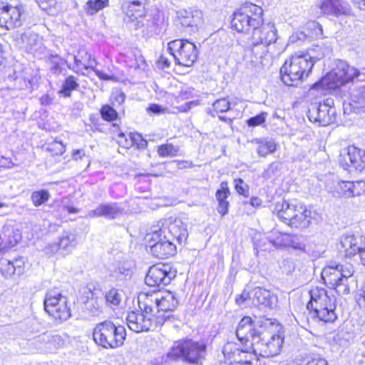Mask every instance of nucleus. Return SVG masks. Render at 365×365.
I'll return each mask as SVG.
<instances>
[{
    "label": "nucleus",
    "mask_w": 365,
    "mask_h": 365,
    "mask_svg": "<svg viewBox=\"0 0 365 365\" xmlns=\"http://www.w3.org/2000/svg\"><path fill=\"white\" fill-rule=\"evenodd\" d=\"M262 14L263 10L260 6L251 3L245 4L233 14L231 25L238 32H247L252 29L255 42L262 41L260 34L263 31L267 34V39L270 41L274 36L272 27L266 26L262 31L256 29L262 24Z\"/></svg>",
    "instance_id": "obj_1"
},
{
    "label": "nucleus",
    "mask_w": 365,
    "mask_h": 365,
    "mask_svg": "<svg viewBox=\"0 0 365 365\" xmlns=\"http://www.w3.org/2000/svg\"><path fill=\"white\" fill-rule=\"evenodd\" d=\"M324 56V52L319 55L295 53L286 60L280 69L282 82L289 86H297L307 78L311 73L315 61Z\"/></svg>",
    "instance_id": "obj_2"
},
{
    "label": "nucleus",
    "mask_w": 365,
    "mask_h": 365,
    "mask_svg": "<svg viewBox=\"0 0 365 365\" xmlns=\"http://www.w3.org/2000/svg\"><path fill=\"white\" fill-rule=\"evenodd\" d=\"M310 299L307 307L309 315L316 322L332 323L337 319L335 296L322 287H314L309 291Z\"/></svg>",
    "instance_id": "obj_3"
},
{
    "label": "nucleus",
    "mask_w": 365,
    "mask_h": 365,
    "mask_svg": "<svg viewBox=\"0 0 365 365\" xmlns=\"http://www.w3.org/2000/svg\"><path fill=\"white\" fill-rule=\"evenodd\" d=\"M273 213L287 226L300 230L308 228L312 223L315 212L302 202L282 201L277 202Z\"/></svg>",
    "instance_id": "obj_4"
},
{
    "label": "nucleus",
    "mask_w": 365,
    "mask_h": 365,
    "mask_svg": "<svg viewBox=\"0 0 365 365\" xmlns=\"http://www.w3.org/2000/svg\"><path fill=\"white\" fill-rule=\"evenodd\" d=\"M206 354V345L192 340H184L174 342L168 352L158 363H167L182 359L184 361L200 365L202 364Z\"/></svg>",
    "instance_id": "obj_5"
},
{
    "label": "nucleus",
    "mask_w": 365,
    "mask_h": 365,
    "mask_svg": "<svg viewBox=\"0 0 365 365\" xmlns=\"http://www.w3.org/2000/svg\"><path fill=\"white\" fill-rule=\"evenodd\" d=\"M354 273V268L351 264L331 263L323 269L322 278L328 287L338 294H347L350 292L348 279Z\"/></svg>",
    "instance_id": "obj_6"
},
{
    "label": "nucleus",
    "mask_w": 365,
    "mask_h": 365,
    "mask_svg": "<svg viewBox=\"0 0 365 365\" xmlns=\"http://www.w3.org/2000/svg\"><path fill=\"white\" fill-rule=\"evenodd\" d=\"M126 331L123 326H115L111 321H104L96 324L93 338L96 344L104 349L120 347L125 339Z\"/></svg>",
    "instance_id": "obj_7"
},
{
    "label": "nucleus",
    "mask_w": 365,
    "mask_h": 365,
    "mask_svg": "<svg viewBox=\"0 0 365 365\" xmlns=\"http://www.w3.org/2000/svg\"><path fill=\"white\" fill-rule=\"evenodd\" d=\"M359 74L358 71L350 67L346 62L338 61L335 67L320 81L313 86V88L322 90H335L336 88L352 81Z\"/></svg>",
    "instance_id": "obj_8"
},
{
    "label": "nucleus",
    "mask_w": 365,
    "mask_h": 365,
    "mask_svg": "<svg viewBox=\"0 0 365 365\" xmlns=\"http://www.w3.org/2000/svg\"><path fill=\"white\" fill-rule=\"evenodd\" d=\"M283 343L284 336L280 333L263 331L258 336L254 337L252 344V351L262 357L277 356L280 353Z\"/></svg>",
    "instance_id": "obj_9"
},
{
    "label": "nucleus",
    "mask_w": 365,
    "mask_h": 365,
    "mask_svg": "<svg viewBox=\"0 0 365 365\" xmlns=\"http://www.w3.org/2000/svg\"><path fill=\"white\" fill-rule=\"evenodd\" d=\"M43 306L45 311L55 320L66 321L71 316L67 297L57 289H51L46 292Z\"/></svg>",
    "instance_id": "obj_10"
},
{
    "label": "nucleus",
    "mask_w": 365,
    "mask_h": 365,
    "mask_svg": "<svg viewBox=\"0 0 365 365\" xmlns=\"http://www.w3.org/2000/svg\"><path fill=\"white\" fill-rule=\"evenodd\" d=\"M168 50L176 63L187 67L192 66L198 56L195 44L187 40L172 41L168 43Z\"/></svg>",
    "instance_id": "obj_11"
},
{
    "label": "nucleus",
    "mask_w": 365,
    "mask_h": 365,
    "mask_svg": "<svg viewBox=\"0 0 365 365\" xmlns=\"http://www.w3.org/2000/svg\"><path fill=\"white\" fill-rule=\"evenodd\" d=\"M147 250L157 258H168L176 252L174 243L167 237H162V230L147 234Z\"/></svg>",
    "instance_id": "obj_12"
},
{
    "label": "nucleus",
    "mask_w": 365,
    "mask_h": 365,
    "mask_svg": "<svg viewBox=\"0 0 365 365\" xmlns=\"http://www.w3.org/2000/svg\"><path fill=\"white\" fill-rule=\"evenodd\" d=\"M333 100L327 98L324 103L310 105L307 116L310 121L326 126L336 120V109L332 106Z\"/></svg>",
    "instance_id": "obj_13"
},
{
    "label": "nucleus",
    "mask_w": 365,
    "mask_h": 365,
    "mask_svg": "<svg viewBox=\"0 0 365 365\" xmlns=\"http://www.w3.org/2000/svg\"><path fill=\"white\" fill-rule=\"evenodd\" d=\"M177 272L167 264H158L150 267L145 281L147 285H167L176 277Z\"/></svg>",
    "instance_id": "obj_14"
},
{
    "label": "nucleus",
    "mask_w": 365,
    "mask_h": 365,
    "mask_svg": "<svg viewBox=\"0 0 365 365\" xmlns=\"http://www.w3.org/2000/svg\"><path fill=\"white\" fill-rule=\"evenodd\" d=\"M158 297L155 314L158 323L163 324L171 317V313L176 309L178 301L175 294L170 291L159 292Z\"/></svg>",
    "instance_id": "obj_15"
},
{
    "label": "nucleus",
    "mask_w": 365,
    "mask_h": 365,
    "mask_svg": "<svg viewBox=\"0 0 365 365\" xmlns=\"http://www.w3.org/2000/svg\"><path fill=\"white\" fill-rule=\"evenodd\" d=\"M21 12L17 6H12L9 0H0V26L11 29L21 24Z\"/></svg>",
    "instance_id": "obj_16"
},
{
    "label": "nucleus",
    "mask_w": 365,
    "mask_h": 365,
    "mask_svg": "<svg viewBox=\"0 0 365 365\" xmlns=\"http://www.w3.org/2000/svg\"><path fill=\"white\" fill-rule=\"evenodd\" d=\"M268 26L272 27V34L274 35L273 38L270 39V41L269 40V38L267 39V34L265 32L263 31L262 32V34H260V38H262V41L255 42V41L253 38V32L252 33V36L250 38L251 44L253 46V48H252V52L255 55L256 61L262 60L263 56H265L267 53V46L271 43H274L277 40V29L274 24H264L262 22V24L261 26H257L256 29L262 31V30L264 29V27ZM260 63H262V61H260Z\"/></svg>",
    "instance_id": "obj_17"
},
{
    "label": "nucleus",
    "mask_w": 365,
    "mask_h": 365,
    "mask_svg": "<svg viewBox=\"0 0 365 365\" xmlns=\"http://www.w3.org/2000/svg\"><path fill=\"white\" fill-rule=\"evenodd\" d=\"M340 163L344 170L352 166L361 171L365 169V151L353 145L349 146L346 153L341 155Z\"/></svg>",
    "instance_id": "obj_18"
},
{
    "label": "nucleus",
    "mask_w": 365,
    "mask_h": 365,
    "mask_svg": "<svg viewBox=\"0 0 365 365\" xmlns=\"http://www.w3.org/2000/svg\"><path fill=\"white\" fill-rule=\"evenodd\" d=\"M340 251L346 258H352L361 251L365 246V238L363 236L344 235L341 236Z\"/></svg>",
    "instance_id": "obj_19"
},
{
    "label": "nucleus",
    "mask_w": 365,
    "mask_h": 365,
    "mask_svg": "<svg viewBox=\"0 0 365 365\" xmlns=\"http://www.w3.org/2000/svg\"><path fill=\"white\" fill-rule=\"evenodd\" d=\"M126 323L128 328L136 333L148 331L153 326L150 316L138 311L129 312Z\"/></svg>",
    "instance_id": "obj_20"
},
{
    "label": "nucleus",
    "mask_w": 365,
    "mask_h": 365,
    "mask_svg": "<svg viewBox=\"0 0 365 365\" xmlns=\"http://www.w3.org/2000/svg\"><path fill=\"white\" fill-rule=\"evenodd\" d=\"M319 8L321 13L327 16L339 17L351 14V8L344 0H322Z\"/></svg>",
    "instance_id": "obj_21"
},
{
    "label": "nucleus",
    "mask_w": 365,
    "mask_h": 365,
    "mask_svg": "<svg viewBox=\"0 0 365 365\" xmlns=\"http://www.w3.org/2000/svg\"><path fill=\"white\" fill-rule=\"evenodd\" d=\"M365 184L362 181H357L356 182L351 181H340L334 186L333 190L330 192L332 196L340 197H354L359 196L363 192V189L359 187L360 185Z\"/></svg>",
    "instance_id": "obj_22"
},
{
    "label": "nucleus",
    "mask_w": 365,
    "mask_h": 365,
    "mask_svg": "<svg viewBox=\"0 0 365 365\" xmlns=\"http://www.w3.org/2000/svg\"><path fill=\"white\" fill-rule=\"evenodd\" d=\"M178 16L182 26L197 29L203 22L202 11L196 7L182 9L178 12Z\"/></svg>",
    "instance_id": "obj_23"
},
{
    "label": "nucleus",
    "mask_w": 365,
    "mask_h": 365,
    "mask_svg": "<svg viewBox=\"0 0 365 365\" xmlns=\"http://www.w3.org/2000/svg\"><path fill=\"white\" fill-rule=\"evenodd\" d=\"M260 332L256 330L251 317H244L237 325L236 336L241 344H247L250 341L252 344L254 337L258 336Z\"/></svg>",
    "instance_id": "obj_24"
},
{
    "label": "nucleus",
    "mask_w": 365,
    "mask_h": 365,
    "mask_svg": "<svg viewBox=\"0 0 365 365\" xmlns=\"http://www.w3.org/2000/svg\"><path fill=\"white\" fill-rule=\"evenodd\" d=\"M123 209L116 202L101 204L95 210H90L88 217H104L113 220L123 214Z\"/></svg>",
    "instance_id": "obj_25"
},
{
    "label": "nucleus",
    "mask_w": 365,
    "mask_h": 365,
    "mask_svg": "<svg viewBox=\"0 0 365 365\" xmlns=\"http://www.w3.org/2000/svg\"><path fill=\"white\" fill-rule=\"evenodd\" d=\"M21 40L23 48L27 53H30L34 56L41 55L46 49L42 38L36 34H25L22 36Z\"/></svg>",
    "instance_id": "obj_26"
},
{
    "label": "nucleus",
    "mask_w": 365,
    "mask_h": 365,
    "mask_svg": "<svg viewBox=\"0 0 365 365\" xmlns=\"http://www.w3.org/2000/svg\"><path fill=\"white\" fill-rule=\"evenodd\" d=\"M73 60L74 64L72 68L69 66V68L77 73L84 75L83 70H94L96 66V59L84 49H80L77 55L73 56Z\"/></svg>",
    "instance_id": "obj_27"
},
{
    "label": "nucleus",
    "mask_w": 365,
    "mask_h": 365,
    "mask_svg": "<svg viewBox=\"0 0 365 365\" xmlns=\"http://www.w3.org/2000/svg\"><path fill=\"white\" fill-rule=\"evenodd\" d=\"M36 342L43 344L39 348L45 352H55L64 345V340L59 334L44 333L36 339Z\"/></svg>",
    "instance_id": "obj_28"
},
{
    "label": "nucleus",
    "mask_w": 365,
    "mask_h": 365,
    "mask_svg": "<svg viewBox=\"0 0 365 365\" xmlns=\"http://www.w3.org/2000/svg\"><path fill=\"white\" fill-rule=\"evenodd\" d=\"M23 265L22 257L14 260L2 258L0 259V272L6 278L12 277L15 273L21 274L23 273Z\"/></svg>",
    "instance_id": "obj_29"
},
{
    "label": "nucleus",
    "mask_w": 365,
    "mask_h": 365,
    "mask_svg": "<svg viewBox=\"0 0 365 365\" xmlns=\"http://www.w3.org/2000/svg\"><path fill=\"white\" fill-rule=\"evenodd\" d=\"M252 300L270 309L276 307L277 304V297L270 291L261 287L254 289Z\"/></svg>",
    "instance_id": "obj_30"
},
{
    "label": "nucleus",
    "mask_w": 365,
    "mask_h": 365,
    "mask_svg": "<svg viewBox=\"0 0 365 365\" xmlns=\"http://www.w3.org/2000/svg\"><path fill=\"white\" fill-rule=\"evenodd\" d=\"M21 238V236L18 230L12 227H4L0 233L1 250L14 247Z\"/></svg>",
    "instance_id": "obj_31"
},
{
    "label": "nucleus",
    "mask_w": 365,
    "mask_h": 365,
    "mask_svg": "<svg viewBox=\"0 0 365 365\" xmlns=\"http://www.w3.org/2000/svg\"><path fill=\"white\" fill-rule=\"evenodd\" d=\"M158 294L159 292L143 293L138 297L139 307L144 313L150 316L154 312V309L157 310Z\"/></svg>",
    "instance_id": "obj_32"
},
{
    "label": "nucleus",
    "mask_w": 365,
    "mask_h": 365,
    "mask_svg": "<svg viewBox=\"0 0 365 365\" xmlns=\"http://www.w3.org/2000/svg\"><path fill=\"white\" fill-rule=\"evenodd\" d=\"M245 347V344H239L235 342L229 341L226 343L222 349V353L225 359L230 364H235V363L240 359V354Z\"/></svg>",
    "instance_id": "obj_33"
},
{
    "label": "nucleus",
    "mask_w": 365,
    "mask_h": 365,
    "mask_svg": "<svg viewBox=\"0 0 365 365\" xmlns=\"http://www.w3.org/2000/svg\"><path fill=\"white\" fill-rule=\"evenodd\" d=\"M168 231L179 243L185 241L187 236V229L180 220H175L173 222L170 223Z\"/></svg>",
    "instance_id": "obj_34"
},
{
    "label": "nucleus",
    "mask_w": 365,
    "mask_h": 365,
    "mask_svg": "<svg viewBox=\"0 0 365 365\" xmlns=\"http://www.w3.org/2000/svg\"><path fill=\"white\" fill-rule=\"evenodd\" d=\"M58 243L61 250V255H66L71 252L76 246V236L71 232H64Z\"/></svg>",
    "instance_id": "obj_35"
},
{
    "label": "nucleus",
    "mask_w": 365,
    "mask_h": 365,
    "mask_svg": "<svg viewBox=\"0 0 365 365\" xmlns=\"http://www.w3.org/2000/svg\"><path fill=\"white\" fill-rule=\"evenodd\" d=\"M257 356H259V354L252 351V344H250L248 347L247 344H245V347L240 354V359L237 360L235 365H258L259 361Z\"/></svg>",
    "instance_id": "obj_36"
},
{
    "label": "nucleus",
    "mask_w": 365,
    "mask_h": 365,
    "mask_svg": "<svg viewBox=\"0 0 365 365\" xmlns=\"http://www.w3.org/2000/svg\"><path fill=\"white\" fill-rule=\"evenodd\" d=\"M109 6V0H88L84 6L85 12L93 16Z\"/></svg>",
    "instance_id": "obj_37"
},
{
    "label": "nucleus",
    "mask_w": 365,
    "mask_h": 365,
    "mask_svg": "<svg viewBox=\"0 0 365 365\" xmlns=\"http://www.w3.org/2000/svg\"><path fill=\"white\" fill-rule=\"evenodd\" d=\"M258 143L257 152L259 156L265 157L276 150L277 145L272 140H257Z\"/></svg>",
    "instance_id": "obj_38"
},
{
    "label": "nucleus",
    "mask_w": 365,
    "mask_h": 365,
    "mask_svg": "<svg viewBox=\"0 0 365 365\" xmlns=\"http://www.w3.org/2000/svg\"><path fill=\"white\" fill-rule=\"evenodd\" d=\"M230 109V103L227 98H220L212 103V108L207 109V114L215 117L220 113L227 112Z\"/></svg>",
    "instance_id": "obj_39"
},
{
    "label": "nucleus",
    "mask_w": 365,
    "mask_h": 365,
    "mask_svg": "<svg viewBox=\"0 0 365 365\" xmlns=\"http://www.w3.org/2000/svg\"><path fill=\"white\" fill-rule=\"evenodd\" d=\"M129 137L130 139H127L125 138L124 134L119 135V143L126 148L132 147L135 144L138 147L143 146L144 144H146V141L143 140L141 135L139 134L130 133Z\"/></svg>",
    "instance_id": "obj_40"
},
{
    "label": "nucleus",
    "mask_w": 365,
    "mask_h": 365,
    "mask_svg": "<svg viewBox=\"0 0 365 365\" xmlns=\"http://www.w3.org/2000/svg\"><path fill=\"white\" fill-rule=\"evenodd\" d=\"M289 234L272 231L269 236V242L276 247H287Z\"/></svg>",
    "instance_id": "obj_41"
},
{
    "label": "nucleus",
    "mask_w": 365,
    "mask_h": 365,
    "mask_svg": "<svg viewBox=\"0 0 365 365\" xmlns=\"http://www.w3.org/2000/svg\"><path fill=\"white\" fill-rule=\"evenodd\" d=\"M105 299L108 306L111 308L118 307L122 300L121 292L115 288H112L105 294Z\"/></svg>",
    "instance_id": "obj_42"
},
{
    "label": "nucleus",
    "mask_w": 365,
    "mask_h": 365,
    "mask_svg": "<svg viewBox=\"0 0 365 365\" xmlns=\"http://www.w3.org/2000/svg\"><path fill=\"white\" fill-rule=\"evenodd\" d=\"M131 267L130 262H118L113 266V272L116 277H127L131 273Z\"/></svg>",
    "instance_id": "obj_43"
},
{
    "label": "nucleus",
    "mask_w": 365,
    "mask_h": 365,
    "mask_svg": "<svg viewBox=\"0 0 365 365\" xmlns=\"http://www.w3.org/2000/svg\"><path fill=\"white\" fill-rule=\"evenodd\" d=\"M50 193L46 190L34 191L31 195V200L35 207H39L46 202L50 198Z\"/></svg>",
    "instance_id": "obj_44"
},
{
    "label": "nucleus",
    "mask_w": 365,
    "mask_h": 365,
    "mask_svg": "<svg viewBox=\"0 0 365 365\" xmlns=\"http://www.w3.org/2000/svg\"><path fill=\"white\" fill-rule=\"evenodd\" d=\"M78 87L77 79L73 76L67 77L63 84L61 93L65 96L68 97L71 96V92L76 90Z\"/></svg>",
    "instance_id": "obj_45"
},
{
    "label": "nucleus",
    "mask_w": 365,
    "mask_h": 365,
    "mask_svg": "<svg viewBox=\"0 0 365 365\" xmlns=\"http://www.w3.org/2000/svg\"><path fill=\"white\" fill-rule=\"evenodd\" d=\"M86 308L92 315H98L102 312L103 299L98 298L91 299L87 302Z\"/></svg>",
    "instance_id": "obj_46"
},
{
    "label": "nucleus",
    "mask_w": 365,
    "mask_h": 365,
    "mask_svg": "<svg viewBox=\"0 0 365 365\" xmlns=\"http://www.w3.org/2000/svg\"><path fill=\"white\" fill-rule=\"evenodd\" d=\"M352 101L360 106H365V85L354 90L351 93Z\"/></svg>",
    "instance_id": "obj_47"
},
{
    "label": "nucleus",
    "mask_w": 365,
    "mask_h": 365,
    "mask_svg": "<svg viewBox=\"0 0 365 365\" xmlns=\"http://www.w3.org/2000/svg\"><path fill=\"white\" fill-rule=\"evenodd\" d=\"M101 115L103 119L107 121H113L118 117L116 110L108 105H105L101 108Z\"/></svg>",
    "instance_id": "obj_48"
},
{
    "label": "nucleus",
    "mask_w": 365,
    "mask_h": 365,
    "mask_svg": "<svg viewBox=\"0 0 365 365\" xmlns=\"http://www.w3.org/2000/svg\"><path fill=\"white\" fill-rule=\"evenodd\" d=\"M158 153L162 157L175 156L177 155L178 149L172 144H165L158 148Z\"/></svg>",
    "instance_id": "obj_49"
},
{
    "label": "nucleus",
    "mask_w": 365,
    "mask_h": 365,
    "mask_svg": "<svg viewBox=\"0 0 365 365\" xmlns=\"http://www.w3.org/2000/svg\"><path fill=\"white\" fill-rule=\"evenodd\" d=\"M235 188L238 194L242 195L245 197H247L249 195V186L244 182L241 178L235 179Z\"/></svg>",
    "instance_id": "obj_50"
},
{
    "label": "nucleus",
    "mask_w": 365,
    "mask_h": 365,
    "mask_svg": "<svg viewBox=\"0 0 365 365\" xmlns=\"http://www.w3.org/2000/svg\"><path fill=\"white\" fill-rule=\"evenodd\" d=\"M230 195V192L226 182H222L220 184V189L216 192V198L217 201L227 200V197Z\"/></svg>",
    "instance_id": "obj_51"
},
{
    "label": "nucleus",
    "mask_w": 365,
    "mask_h": 365,
    "mask_svg": "<svg viewBox=\"0 0 365 365\" xmlns=\"http://www.w3.org/2000/svg\"><path fill=\"white\" fill-rule=\"evenodd\" d=\"M267 113H262L254 117L249 118L247 121V124L250 127H255L260 125L265 122Z\"/></svg>",
    "instance_id": "obj_52"
},
{
    "label": "nucleus",
    "mask_w": 365,
    "mask_h": 365,
    "mask_svg": "<svg viewBox=\"0 0 365 365\" xmlns=\"http://www.w3.org/2000/svg\"><path fill=\"white\" fill-rule=\"evenodd\" d=\"M287 247H291L294 250L304 251L305 245L294 235H289V245Z\"/></svg>",
    "instance_id": "obj_53"
},
{
    "label": "nucleus",
    "mask_w": 365,
    "mask_h": 365,
    "mask_svg": "<svg viewBox=\"0 0 365 365\" xmlns=\"http://www.w3.org/2000/svg\"><path fill=\"white\" fill-rule=\"evenodd\" d=\"M111 99L113 103L122 105L125 100V95L122 91L116 89L113 91Z\"/></svg>",
    "instance_id": "obj_54"
},
{
    "label": "nucleus",
    "mask_w": 365,
    "mask_h": 365,
    "mask_svg": "<svg viewBox=\"0 0 365 365\" xmlns=\"http://www.w3.org/2000/svg\"><path fill=\"white\" fill-rule=\"evenodd\" d=\"M56 5V2L54 0H52L51 4L49 6L47 5L46 2L42 1L40 3L39 6L42 10L46 11L50 15H55L57 10L55 7Z\"/></svg>",
    "instance_id": "obj_55"
},
{
    "label": "nucleus",
    "mask_w": 365,
    "mask_h": 365,
    "mask_svg": "<svg viewBox=\"0 0 365 365\" xmlns=\"http://www.w3.org/2000/svg\"><path fill=\"white\" fill-rule=\"evenodd\" d=\"M44 252L47 255H53L55 254H57L58 252H60L61 254V250L60 249L58 243L53 242L45 247Z\"/></svg>",
    "instance_id": "obj_56"
},
{
    "label": "nucleus",
    "mask_w": 365,
    "mask_h": 365,
    "mask_svg": "<svg viewBox=\"0 0 365 365\" xmlns=\"http://www.w3.org/2000/svg\"><path fill=\"white\" fill-rule=\"evenodd\" d=\"M324 56L327 54L329 52V49L327 47H323L319 45H316L313 46L312 48L309 50V52H307L306 54H312V55H319L322 53H324Z\"/></svg>",
    "instance_id": "obj_57"
},
{
    "label": "nucleus",
    "mask_w": 365,
    "mask_h": 365,
    "mask_svg": "<svg viewBox=\"0 0 365 365\" xmlns=\"http://www.w3.org/2000/svg\"><path fill=\"white\" fill-rule=\"evenodd\" d=\"M229 202L227 200H221L218 202L217 211L222 216L225 215L228 212Z\"/></svg>",
    "instance_id": "obj_58"
},
{
    "label": "nucleus",
    "mask_w": 365,
    "mask_h": 365,
    "mask_svg": "<svg viewBox=\"0 0 365 365\" xmlns=\"http://www.w3.org/2000/svg\"><path fill=\"white\" fill-rule=\"evenodd\" d=\"M278 170V165L276 163H272L268 167V168L264 170V177L267 178H271L274 174V172Z\"/></svg>",
    "instance_id": "obj_59"
},
{
    "label": "nucleus",
    "mask_w": 365,
    "mask_h": 365,
    "mask_svg": "<svg viewBox=\"0 0 365 365\" xmlns=\"http://www.w3.org/2000/svg\"><path fill=\"white\" fill-rule=\"evenodd\" d=\"M165 110V108H163L158 104H152L148 108V111L154 114L164 113Z\"/></svg>",
    "instance_id": "obj_60"
},
{
    "label": "nucleus",
    "mask_w": 365,
    "mask_h": 365,
    "mask_svg": "<svg viewBox=\"0 0 365 365\" xmlns=\"http://www.w3.org/2000/svg\"><path fill=\"white\" fill-rule=\"evenodd\" d=\"M307 365H328V363L323 358L314 357L307 361Z\"/></svg>",
    "instance_id": "obj_61"
},
{
    "label": "nucleus",
    "mask_w": 365,
    "mask_h": 365,
    "mask_svg": "<svg viewBox=\"0 0 365 365\" xmlns=\"http://www.w3.org/2000/svg\"><path fill=\"white\" fill-rule=\"evenodd\" d=\"M200 105L199 101H192L186 103L185 105L181 106L180 108V111L181 112H187L190 110L192 107H195Z\"/></svg>",
    "instance_id": "obj_62"
},
{
    "label": "nucleus",
    "mask_w": 365,
    "mask_h": 365,
    "mask_svg": "<svg viewBox=\"0 0 365 365\" xmlns=\"http://www.w3.org/2000/svg\"><path fill=\"white\" fill-rule=\"evenodd\" d=\"M51 147V150H56L57 155H62L66 150L65 146L61 142H54Z\"/></svg>",
    "instance_id": "obj_63"
},
{
    "label": "nucleus",
    "mask_w": 365,
    "mask_h": 365,
    "mask_svg": "<svg viewBox=\"0 0 365 365\" xmlns=\"http://www.w3.org/2000/svg\"><path fill=\"white\" fill-rule=\"evenodd\" d=\"M14 166V163L9 158L4 157L0 158V168H10Z\"/></svg>",
    "instance_id": "obj_64"
}]
</instances>
